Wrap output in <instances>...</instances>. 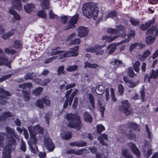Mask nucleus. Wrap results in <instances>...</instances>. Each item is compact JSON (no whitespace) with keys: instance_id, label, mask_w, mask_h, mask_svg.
I'll use <instances>...</instances> for the list:
<instances>
[{"instance_id":"nucleus-52","label":"nucleus","mask_w":158,"mask_h":158,"mask_svg":"<svg viewBox=\"0 0 158 158\" xmlns=\"http://www.w3.org/2000/svg\"><path fill=\"white\" fill-rule=\"evenodd\" d=\"M118 92L121 94L123 93L124 90V87L121 84L118 85Z\"/></svg>"},{"instance_id":"nucleus-64","label":"nucleus","mask_w":158,"mask_h":158,"mask_svg":"<svg viewBox=\"0 0 158 158\" xmlns=\"http://www.w3.org/2000/svg\"><path fill=\"white\" fill-rule=\"evenodd\" d=\"M135 31L133 30H131L130 31L127 35L128 38L129 39H130L131 38L134 37L135 36Z\"/></svg>"},{"instance_id":"nucleus-24","label":"nucleus","mask_w":158,"mask_h":158,"mask_svg":"<svg viewBox=\"0 0 158 158\" xmlns=\"http://www.w3.org/2000/svg\"><path fill=\"white\" fill-rule=\"evenodd\" d=\"M108 49H110L108 53L111 54L114 52L117 48V45L115 44H112L109 45L107 47Z\"/></svg>"},{"instance_id":"nucleus-28","label":"nucleus","mask_w":158,"mask_h":158,"mask_svg":"<svg viewBox=\"0 0 158 158\" xmlns=\"http://www.w3.org/2000/svg\"><path fill=\"white\" fill-rule=\"evenodd\" d=\"M43 89V88L42 87H38L32 90V93L35 96H38L42 91Z\"/></svg>"},{"instance_id":"nucleus-18","label":"nucleus","mask_w":158,"mask_h":158,"mask_svg":"<svg viewBox=\"0 0 158 158\" xmlns=\"http://www.w3.org/2000/svg\"><path fill=\"white\" fill-rule=\"evenodd\" d=\"M108 139L107 135L105 134H100V136L98 138V139L99 141L101 144L103 145L106 146L107 144L105 142L104 140L107 141Z\"/></svg>"},{"instance_id":"nucleus-50","label":"nucleus","mask_w":158,"mask_h":158,"mask_svg":"<svg viewBox=\"0 0 158 158\" xmlns=\"http://www.w3.org/2000/svg\"><path fill=\"white\" fill-rule=\"evenodd\" d=\"M14 46L16 49L19 48L21 46V43L20 40H15L14 42Z\"/></svg>"},{"instance_id":"nucleus-23","label":"nucleus","mask_w":158,"mask_h":158,"mask_svg":"<svg viewBox=\"0 0 158 158\" xmlns=\"http://www.w3.org/2000/svg\"><path fill=\"white\" fill-rule=\"evenodd\" d=\"M116 27L118 29V30H120L123 33L120 36L121 37H122V36L123 35L124 36H123V37H125V36L127 35V34L125 33L126 31V28L125 27L123 26L121 24H119Z\"/></svg>"},{"instance_id":"nucleus-43","label":"nucleus","mask_w":158,"mask_h":158,"mask_svg":"<svg viewBox=\"0 0 158 158\" xmlns=\"http://www.w3.org/2000/svg\"><path fill=\"white\" fill-rule=\"evenodd\" d=\"M101 87H102L103 88L102 85H100L97 86L96 89H97L98 90V92L99 93V94L96 93L97 94L102 95L104 93V92H105V91L103 90V89Z\"/></svg>"},{"instance_id":"nucleus-60","label":"nucleus","mask_w":158,"mask_h":158,"mask_svg":"<svg viewBox=\"0 0 158 158\" xmlns=\"http://www.w3.org/2000/svg\"><path fill=\"white\" fill-rule=\"evenodd\" d=\"M76 86V84L75 83H73L71 84L68 85H66L65 88L66 90H68L69 89L72 88Z\"/></svg>"},{"instance_id":"nucleus-27","label":"nucleus","mask_w":158,"mask_h":158,"mask_svg":"<svg viewBox=\"0 0 158 158\" xmlns=\"http://www.w3.org/2000/svg\"><path fill=\"white\" fill-rule=\"evenodd\" d=\"M107 31L109 33L112 34H120V32L119 30L117 29H114L111 28H107Z\"/></svg>"},{"instance_id":"nucleus-21","label":"nucleus","mask_w":158,"mask_h":158,"mask_svg":"<svg viewBox=\"0 0 158 158\" xmlns=\"http://www.w3.org/2000/svg\"><path fill=\"white\" fill-rule=\"evenodd\" d=\"M22 93L23 94V97L24 100L26 102L28 101L30 99V93L27 91L23 90Z\"/></svg>"},{"instance_id":"nucleus-47","label":"nucleus","mask_w":158,"mask_h":158,"mask_svg":"<svg viewBox=\"0 0 158 158\" xmlns=\"http://www.w3.org/2000/svg\"><path fill=\"white\" fill-rule=\"evenodd\" d=\"M6 132L9 134H11L12 135H14V136L16 137V135L14 133L15 131L9 127H6Z\"/></svg>"},{"instance_id":"nucleus-16","label":"nucleus","mask_w":158,"mask_h":158,"mask_svg":"<svg viewBox=\"0 0 158 158\" xmlns=\"http://www.w3.org/2000/svg\"><path fill=\"white\" fill-rule=\"evenodd\" d=\"M15 29L12 28L10 31L4 34L2 36V38L4 40H7L15 34Z\"/></svg>"},{"instance_id":"nucleus-40","label":"nucleus","mask_w":158,"mask_h":158,"mask_svg":"<svg viewBox=\"0 0 158 158\" xmlns=\"http://www.w3.org/2000/svg\"><path fill=\"white\" fill-rule=\"evenodd\" d=\"M78 68L77 65H74L73 66H69L67 68L66 70L67 71L70 72L76 70Z\"/></svg>"},{"instance_id":"nucleus-38","label":"nucleus","mask_w":158,"mask_h":158,"mask_svg":"<svg viewBox=\"0 0 158 158\" xmlns=\"http://www.w3.org/2000/svg\"><path fill=\"white\" fill-rule=\"evenodd\" d=\"M38 15L42 18H45L46 17L47 15L44 10H41L38 11Z\"/></svg>"},{"instance_id":"nucleus-39","label":"nucleus","mask_w":158,"mask_h":158,"mask_svg":"<svg viewBox=\"0 0 158 158\" xmlns=\"http://www.w3.org/2000/svg\"><path fill=\"white\" fill-rule=\"evenodd\" d=\"M5 134L3 133H0V147L2 148L4 146L3 142L4 140Z\"/></svg>"},{"instance_id":"nucleus-10","label":"nucleus","mask_w":158,"mask_h":158,"mask_svg":"<svg viewBox=\"0 0 158 158\" xmlns=\"http://www.w3.org/2000/svg\"><path fill=\"white\" fill-rule=\"evenodd\" d=\"M150 75L148 73L144 75V80L145 81L147 79V81L149 83H150L151 79H156L158 76V69L155 71L154 69H152L149 73Z\"/></svg>"},{"instance_id":"nucleus-26","label":"nucleus","mask_w":158,"mask_h":158,"mask_svg":"<svg viewBox=\"0 0 158 158\" xmlns=\"http://www.w3.org/2000/svg\"><path fill=\"white\" fill-rule=\"evenodd\" d=\"M89 99L92 106V108L93 109H94L95 108V100L94 95L91 94H89Z\"/></svg>"},{"instance_id":"nucleus-9","label":"nucleus","mask_w":158,"mask_h":158,"mask_svg":"<svg viewBox=\"0 0 158 158\" xmlns=\"http://www.w3.org/2000/svg\"><path fill=\"white\" fill-rule=\"evenodd\" d=\"M79 17V15L77 14L73 16L68 21L67 26L64 27V29L65 30H67L70 29L74 28L78 20Z\"/></svg>"},{"instance_id":"nucleus-17","label":"nucleus","mask_w":158,"mask_h":158,"mask_svg":"<svg viewBox=\"0 0 158 158\" xmlns=\"http://www.w3.org/2000/svg\"><path fill=\"white\" fill-rule=\"evenodd\" d=\"M83 117L84 120L91 123L93 120V118L91 115L87 111H85L83 114Z\"/></svg>"},{"instance_id":"nucleus-42","label":"nucleus","mask_w":158,"mask_h":158,"mask_svg":"<svg viewBox=\"0 0 158 158\" xmlns=\"http://www.w3.org/2000/svg\"><path fill=\"white\" fill-rule=\"evenodd\" d=\"M34 77L33 73H26L24 78L26 80L31 79L32 80Z\"/></svg>"},{"instance_id":"nucleus-36","label":"nucleus","mask_w":158,"mask_h":158,"mask_svg":"<svg viewBox=\"0 0 158 158\" xmlns=\"http://www.w3.org/2000/svg\"><path fill=\"white\" fill-rule=\"evenodd\" d=\"M64 66L63 65L59 66L57 69V75L59 76H60L61 74H64L65 72L64 71Z\"/></svg>"},{"instance_id":"nucleus-33","label":"nucleus","mask_w":158,"mask_h":158,"mask_svg":"<svg viewBox=\"0 0 158 158\" xmlns=\"http://www.w3.org/2000/svg\"><path fill=\"white\" fill-rule=\"evenodd\" d=\"M96 129L98 134H100L105 130L104 126L102 124H98L96 126Z\"/></svg>"},{"instance_id":"nucleus-11","label":"nucleus","mask_w":158,"mask_h":158,"mask_svg":"<svg viewBox=\"0 0 158 158\" xmlns=\"http://www.w3.org/2000/svg\"><path fill=\"white\" fill-rule=\"evenodd\" d=\"M128 146L129 148L132 152L135 154L139 158L141 156V153L139 149L137 148L136 145L132 142L129 143Z\"/></svg>"},{"instance_id":"nucleus-57","label":"nucleus","mask_w":158,"mask_h":158,"mask_svg":"<svg viewBox=\"0 0 158 158\" xmlns=\"http://www.w3.org/2000/svg\"><path fill=\"white\" fill-rule=\"evenodd\" d=\"M85 150V149L82 148L76 150L75 152V154L77 155H81L83 154Z\"/></svg>"},{"instance_id":"nucleus-48","label":"nucleus","mask_w":158,"mask_h":158,"mask_svg":"<svg viewBox=\"0 0 158 158\" xmlns=\"http://www.w3.org/2000/svg\"><path fill=\"white\" fill-rule=\"evenodd\" d=\"M0 93L3 94L8 96H10L11 95V94L9 92L6 91L2 88H0Z\"/></svg>"},{"instance_id":"nucleus-14","label":"nucleus","mask_w":158,"mask_h":158,"mask_svg":"<svg viewBox=\"0 0 158 158\" xmlns=\"http://www.w3.org/2000/svg\"><path fill=\"white\" fill-rule=\"evenodd\" d=\"M12 6L14 9L20 10L22 8V4L20 0H11Z\"/></svg>"},{"instance_id":"nucleus-62","label":"nucleus","mask_w":158,"mask_h":158,"mask_svg":"<svg viewBox=\"0 0 158 158\" xmlns=\"http://www.w3.org/2000/svg\"><path fill=\"white\" fill-rule=\"evenodd\" d=\"M105 91L106 92L105 95L106 98V100L108 101L110 98L109 89L107 88Z\"/></svg>"},{"instance_id":"nucleus-25","label":"nucleus","mask_w":158,"mask_h":158,"mask_svg":"<svg viewBox=\"0 0 158 158\" xmlns=\"http://www.w3.org/2000/svg\"><path fill=\"white\" fill-rule=\"evenodd\" d=\"M72 136V134L71 131H67L64 133L62 138L64 139L67 140L71 139Z\"/></svg>"},{"instance_id":"nucleus-2","label":"nucleus","mask_w":158,"mask_h":158,"mask_svg":"<svg viewBox=\"0 0 158 158\" xmlns=\"http://www.w3.org/2000/svg\"><path fill=\"white\" fill-rule=\"evenodd\" d=\"M65 118L68 122V127L77 130L81 128V122L80 116L77 114L74 113H67L65 116Z\"/></svg>"},{"instance_id":"nucleus-55","label":"nucleus","mask_w":158,"mask_h":158,"mask_svg":"<svg viewBox=\"0 0 158 158\" xmlns=\"http://www.w3.org/2000/svg\"><path fill=\"white\" fill-rule=\"evenodd\" d=\"M151 54V52L148 50L144 51L142 57L143 58H146L148 57Z\"/></svg>"},{"instance_id":"nucleus-51","label":"nucleus","mask_w":158,"mask_h":158,"mask_svg":"<svg viewBox=\"0 0 158 158\" xmlns=\"http://www.w3.org/2000/svg\"><path fill=\"white\" fill-rule=\"evenodd\" d=\"M99 109L101 112V115L102 117H103L104 115V112L105 110V108L104 106H102V103H100V104H99Z\"/></svg>"},{"instance_id":"nucleus-19","label":"nucleus","mask_w":158,"mask_h":158,"mask_svg":"<svg viewBox=\"0 0 158 158\" xmlns=\"http://www.w3.org/2000/svg\"><path fill=\"white\" fill-rule=\"evenodd\" d=\"M32 86V84L30 82L23 83L19 85V88L23 89H30Z\"/></svg>"},{"instance_id":"nucleus-13","label":"nucleus","mask_w":158,"mask_h":158,"mask_svg":"<svg viewBox=\"0 0 158 158\" xmlns=\"http://www.w3.org/2000/svg\"><path fill=\"white\" fill-rule=\"evenodd\" d=\"M78 30V35L81 38L87 35L89 32L87 28L83 26L79 27Z\"/></svg>"},{"instance_id":"nucleus-3","label":"nucleus","mask_w":158,"mask_h":158,"mask_svg":"<svg viewBox=\"0 0 158 158\" xmlns=\"http://www.w3.org/2000/svg\"><path fill=\"white\" fill-rule=\"evenodd\" d=\"M14 135H9L7 137V143L3 148V152L2 153V158H11V152L12 150L13 146L16 144V140L13 136Z\"/></svg>"},{"instance_id":"nucleus-53","label":"nucleus","mask_w":158,"mask_h":158,"mask_svg":"<svg viewBox=\"0 0 158 158\" xmlns=\"http://www.w3.org/2000/svg\"><path fill=\"white\" fill-rule=\"evenodd\" d=\"M30 136L31 137V138H33L34 139V140L32 142L33 143L35 144L36 142H37L36 139H35V133L34 131V130L33 131H31V133H29Z\"/></svg>"},{"instance_id":"nucleus-54","label":"nucleus","mask_w":158,"mask_h":158,"mask_svg":"<svg viewBox=\"0 0 158 158\" xmlns=\"http://www.w3.org/2000/svg\"><path fill=\"white\" fill-rule=\"evenodd\" d=\"M11 76V74H9L1 77L0 78V83L6 80L10 77Z\"/></svg>"},{"instance_id":"nucleus-7","label":"nucleus","mask_w":158,"mask_h":158,"mask_svg":"<svg viewBox=\"0 0 158 158\" xmlns=\"http://www.w3.org/2000/svg\"><path fill=\"white\" fill-rule=\"evenodd\" d=\"M138 125L135 122H129L128 123L122 124L120 126V132L125 133L127 129L129 128L136 130L138 128Z\"/></svg>"},{"instance_id":"nucleus-44","label":"nucleus","mask_w":158,"mask_h":158,"mask_svg":"<svg viewBox=\"0 0 158 158\" xmlns=\"http://www.w3.org/2000/svg\"><path fill=\"white\" fill-rule=\"evenodd\" d=\"M155 22V20L154 19H152L151 21H149V22L145 23V25L146 27L148 30L149 27L152 25Z\"/></svg>"},{"instance_id":"nucleus-15","label":"nucleus","mask_w":158,"mask_h":158,"mask_svg":"<svg viewBox=\"0 0 158 158\" xmlns=\"http://www.w3.org/2000/svg\"><path fill=\"white\" fill-rule=\"evenodd\" d=\"M24 9L26 12L30 13L34 10L35 9V5L32 3L26 4L24 6Z\"/></svg>"},{"instance_id":"nucleus-20","label":"nucleus","mask_w":158,"mask_h":158,"mask_svg":"<svg viewBox=\"0 0 158 158\" xmlns=\"http://www.w3.org/2000/svg\"><path fill=\"white\" fill-rule=\"evenodd\" d=\"M122 154L125 158H133V156L130 154L128 149H123Z\"/></svg>"},{"instance_id":"nucleus-4","label":"nucleus","mask_w":158,"mask_h":158,"mask_svg":"<svg viewBox=\"0 0 158 158\" xmlns=\"http://www.w3.org/2000/svg\"><path fill=\"white\" fill-rule=\"evenodd\" d=\"M79 49V46H77L70 48L69 50L66 51L63 54L60 55L61 59L71 56H76L78 55L77 52Z\"/></svg>"},{"instance_id":"nucleus-58","label":"nucleus","mask_w":158,"mask_h":158,"mask_svg":"<svg viewBox=\"0 0 158 158\" xmlns=\"http://www.w3.org/2000/svg\"><path fill=\"white\" fill-rule=\"evenodd\" d=\"M20 149L24 152H25L26 151V144L25 142L23 141H22Z\"/></svg>"},{"instance_id":"nucleus-8","label":"nucleus","mask_w":158,"mask_h":158,"mask_svg":"<svg viewBox=\"0 0 158 158\" xmlns=\"http://www.w3.org/2000/svg\"><path fill=\"white\" fill-rule=\"evenodd\" d=\"M122 105L119 106V110L123 111L126 116L129 115L131 113V111L129 110L131 105L128 101L127 100L123 101L122 102Z\"/></svg>"},{"instance_id":"nucleus-12","label":"nucleus","mask_w":158,"mask_h":158,"mask_svg":"<svg viewBox=\"0 0 158 158\" xmlns=\"http://www.w3.org/2000/svg\"><path fill=\"white\" fill-rule=\"evenodd\" d=\"M46 147L49 152L52 151L55 148L54 144L52 140L48 138L46 139L44 141Z\"/></svg>"},{"instance_id":"nucleus-29","label":"nucleus","mask_w":158,"mask_h":158,"mask_svg":"<svg viewBox=\"0 0 158 158\" xmlns=\"http://www.w3.org/2000/svg\"><path fill=\"white\" fill-rule=\"evenodd\" d=\"M8 58L4 54L0 55V66L4 65V62H6Z\"/></svg>"},{"instance_id":"nucleus-22","label":"nucleus","mask_w":158,"mask_h":158,"mask_svg":"<svg viewBox=\"0 0 158 158\" xmlns=\"http://www.w3.org/2000/svg\"><path fill=\"white\" fill-rule=\"evenodd\" d=\"M40 6L44 10L48 9L50 8V5L48 0H43L41 3Z\"/></svg>"},{"instance_id":"nucleus-59","label":"nucleus","mask_w":158,"mask_h":158,"mask_svg":"<svg viewBox=\"0 0 158 158\" xmlns=\"http://www.w3.org/2000/svg\"><path fill=\"white\" fill-rule=\"evenodd\" d=\"M87 145V143L85 141L78 142L77 147H83Z\"/></svg>"},{"instance_id":"nucleus-35","label":"nucleus","mask_w":158,"mask_h":158,"mask_svg":"<svg viewBox=\"0 0 158 158\" xmlns=\"http://www.w3.org/2000/svg\"><path fill=\"white\" fill-rule=\"evenodd\" d=\"M42 101L46 106H50V100L49 98H48L47 96H45L42 98Z\"/></svg>"},{"instance_id":"nucleus-63","label":"nucleus","mask_w":158,"mask_h":158,"mask_svg":"<svg viewBox=\"0 0 158 158\" xmlns=\"http://www.w3.org/2000/svg\"><path fill=\"white\" fill-rule=\"evenodd\" d=\"M81 43V40L79 38L75 39L71 42V44L74 45L79 44Z\"/></svg>"},{"instance_id":"nucleus-34","label":"nucleus","mask_w":158,"mask_h":158,"mask_svg":"<svg viewBox=\"0 0 158 158\" xmlns=\"http://www.w3.org/2000/svg\"><path fill=\"white\" fill-rule=\"evenodd\" d=\"M60 49V47L59 46L53 48L52 49V53L53 55H56L58 54H59L60 53H63L64 52V51H54L55 50H56L58 49Z\"/></svg>"},{"instance_id":"nucleus-46","label":"nucleus","mask_w":158,"mask_h":158,"mask_svg":"<svg viewBox=\"0 0 158 158\" xmlns=\"http://www.w3.org/2000/svg\"><path fill=\"white\" fill-rule=\"evenodd\" d=\"M35 104L36 106L40 108H43L44 107L43 101L40 99H38L37 101Z\"/></svg>"},{"instance_id":"nucleus-5","label":"nucleus","mask_w":158,"mask_h":158,"mask_svg":"<svg viewBox=\"0 0 158 158\" xmlns=\"http://www.w3.org/2000/svg\"><path fill=\"white\" fill-rule=\"evenodd\" d=\"M105 44L102 45L96 44L94 47H90L87 49V51L92 53H95L97 55H102L104 52V49L102 48L105 46Z\"/></svg>"},{"instance_id":"nucleus-31","label":"nucleus","mask_w":158,"mask_h":158,"mask_svg":"<svg viewBox=\"0 0 158 158\" xmlns=\"http://www.w3.org/2000/svg\"><path fill=\"white\" fill-rule=\"evenodd\" d=\"M130 21L133 26H136L139 25V20L138 19L131 18Z\"/></svg>"},{"instance_id":"nucleus-30","label":"nucleus","mask_w":158,"mask_h":158,"mask_svg":"<svg viewBox=\"0 0 158 158\" xmlns=\"http://www.w3.org/2000/svg\"><path fill=\"white\" fill-rule=\"evenodd\" d=\"M127 76L128 77H130V78H133L135 76L133 69L131 68H129L127 72Z\"/></svg>"},{"instance_id":"nucleus-61","label":"nucleus","mask_w":158,"mask_h":158,"mask_svg":"<svg viewBox=\"0 0 158 158\" xmlns=\"http://www.w3.org/2000/svg\"><path fill=\"white\" fill-rule=\"evenodd\" d=\"M138 44V43H135L132 44L130 47V52H132L133 50L136 48Z\"/></svg>"},{"instance_id":"nucleus-32","label":"nucleus","mask_w":158,"mask_h":158,"mask_svg":"<svg viewBox=\"0 0 158 158\" xmlns=\"http://www.w3.org/2000/svg\"><path fill=\"white\" fill-rule=\"evenodd\" d=\"M122 61L119 60L118 59H115L114 61L111 62V64H112L116 66V67L118 68L120 67V65L122 64Z\"/></svg>"},{"instance_id":"nucleus-37","label":"nucleus","mask_w":158,"mask_h":158,"mask_svg":"<svg viewBox=\"0 0 158 158\" xmlns=\"http://www.w3.org/2000/svg\"><path fill=\"white\" fill-rule=\"evenodd\" d=\"M117 13L116 11L115 10L111 11L108 14L106 17L107 18H113L117 17Z\"/></svg>"},{"instance_id":"nucleus-41","label":"nucleus","mask_w":158,"mask_h":158,"mask_svg":"<svg viewBox=\"0 0 158 158\" xmlns=\"http://www.w3.org/2000/svg\"><path fill=\"white\" fill-rule=\"evenodd\" d=\"M130 134H126V137L127 138L130 139V140L132 139H135L136 138V135L135 134H132L131 131H129Z\"/></svg>"},{"instance_id":"nucleus-45","label":"nucleus","mask_w":158,"mask_h":158,"mask_svg":"<svg viewBox=\"0 0 158 158\" xmlns=\"http://www.w3.org/2000/svg\"><path fill=\"white\" fill-rule=\"evenodd\" d=\"M78 103V98L77 97H75L74 99L72 105V108L74 110H76L77 106Z\"/></svg>"},{"instance_id":"nucleus-6","label":"nucleus","mask_w":158,"mask_h":158,"mask_svg":"<svg viewBox=\"0 0 158 158\" xmlns=\"http://www.w3.org/2000/svg\"><path fill=\"white\" fill-rule=\"evenodd\" d=\"M156 28L155 26H153L146 32V35H149L146 38V42L148 45L153 43L155 40L156 35H153L152 34L154 33Z\"/></svg>"},{"instance_id":"nucleus-1","label":"nucleus","mask_w":158,"mask_h":158,"mask_svg":"<svg viewBox=\"0 0 158 158\" xmlns=\"http://www.w3.org/2000/svg\"><path fill=\"white\" fill-rule=\"evenodd\" d=\"M82 12L84 16L88 18L98 16V11L95 4L92 2H89L83 4L82 7Z\"/></svg>"},{"instance_id":"nucleus-49","label":"nucleus","mask_w":158,"mask_h":158,"mask_svg":"<svg viewBox=\"0 0 158 158\" xmlns=\"http://www.w3.org/2000/svg\"><path fill=\"white\" fill-rule=\"evenodd\" d=\"M4 51L5 53L11 55L14 54L15 53V51L13 49L10 50L8 48H5Z\"/></svg>"},{"instance_id":"nucleus-56","label":"nucleus","mask_w":158,"mask_h":158,"mask_svg":"<svg viewBox=\"0 0 158 158\" xmlns=\"http://www.w3.org/2000/svg\"><path fill=\"white\" fill-rule=\"evenodd\" d=\"M49 16L50 18L51 19H54L56 17H57V15L55 14L53 12V11L51 10L49 12Z\"/></svg>"}]
</instances>
